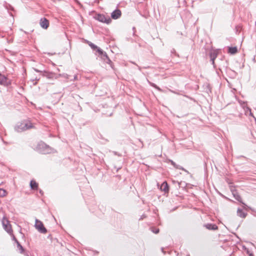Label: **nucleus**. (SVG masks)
<instances>
[{
	"label": "nucleus",
	"mask_w": 256,
	"mask_h": 256,
	"mask_svg": "<svg viewBox=\"0 0 256 256\" xmlns=\"http://www.w3.org/2000/svg\"><path fill=\"white\" fill-rule=\"evenodd\" d=\"M6 191L2 188H0V197H4L6 196Z\"/></svg>",
	"instance_id": "obj_10"
},
{
	"label": "nucleus",
	"mask_w": 256,
	"mask_h": 256,
	"mask_svg": "<svg viewBox=\"0 0 256 256\" xmlns=\"http://www.w3.org/2000/svg\"><path fill=\"white\" fill-rule=\"evenodd\" d=\"M2 224L5 230L8 233H10L11 232V227L8 222L6 220H2Z\"/></svg>",
	"instance_id": "obj_5"
},
{
	"label": "nucleus",
	"mask_w": 256,
	"mask_h": 256,
	"mask_svg": "<svg viewBox=\"0 0 256 256\" xmlns=\"http://www.w3.org/2000/svg\"><path fill=\"white\" fill-rule=\"evenodd\" d=\"M121 12L119 10H116L112 13V17L114 19L118 18L120 16Z\"/></svg>",
	"instance_id": "obj_7"
},
{
	"label": "nucleus",
	"mask_w": 256,
	"mask_h": 256,
	"mask_svg": "<svg viewBox=\"0 0 256 256\" xmlns=\"http://www.w3.org/2000/svg\"><path fill=\"white\" fill-rule=\"evenodd\" d=\"M18 247L20 248V250H21L22 252V246L18 244Z\"/></svg>",
	"instance_id": "obj_16"
},
{
	"label": "nucleus",
	"mask_w": 256,
	"mask_h": 256,
	"mask_svg": "<svg viewBox=\"0 0 256 256\" xmlns=\"http://www.w3.org/2000/svg\"><path fill=\"white\" fill-rule=\"evenodd\" d=\"M6 78L0 74V84H3L5 82Z\"/></svg>",
	"instance_id": "obj_12"
},
{
	"label": "nucleus",
	"mask_w": 256,
	"mask_h": 256,
	"mask_svg": "<svg viewBox=\"0 0 256 256\" xmlns=\"http://www.w3.org/2000/svg\"><path fill=\"white\" fill-rule=\"evenodd\" d=\"M160 189L162 191L165 192H168V187L166 182H163L161 185Z\"/></svg>",
	"instance_id": "obj_6"
},
{
	"label": "nucleus",
	"mask_w": 256,
	"mask_h": 256,
	"mask_svg": "<svg viewBox=\"0 0 256 256\" xmlns=\"http://www.w3.org/2000/svg\"><path fill=\"white\" fill-rule=\"evenodd\" d=\"M97 19L100 22H105L106 24H109L111 21L109 18H106L104 15L102 14H98L97 16Z\"/></svg>",
	"instance_id": "obj_4"
},
{
	"label": "nucleus",
	"mask_w": 256,
	"mask_h": 256,
	"mask_svg": "<svg viewBox=\"0 0 256 256\" xmlns=\"http://www.w3.org/2000/svg\"><path fill=\"white\" fill-rule=\"evenodd\" d=\"M30 186L31 188L32 189H36L37 188V186H38L36 183L35 182L32 181V180L30 182Z\"/></svg>",
	"instance_id": "obj_11"
},
{
	"label": "nucleus",
	"mask_w": 256,
	"mask_h": 256,
	"mask_svg": "<svg viewBox=\"0 0 256 256\" xmlns=\"http://www.w3.org/2000/svg\"><path fill=\"white\" fill-rule=\"evenodd\" d=\"M237 200H240V198H239V197H238V198H237Z\"/></svg>",
	"instance_id": "obj_18"
},
{
	"label": "nucleus",
	"mask_w": 256,
	"mask_h": 256,
	"mask_svg": "<svg viewBox=\"0 0 256 256\" xmlns=\"http://www.w3.org/2000/svg\"><path fill=\"white\" fill-rule=\"evenodd\" d=\"M97 51L98 53H100V54H102V51L101 50H100V48H98L97 50Z\"/></svg>",
	"instance_id": "obj_15"
},
{
	"label": "nucleus",
	"mask_w": 256,
	"mask_h": 256,
	"mask_svg": "<svg viewBox=\"0 0 256 256\" xmlns=\"http://www.w3.org/2000/svg\"><path fill=\"white\" fill-rule=\"evenodd\" d=\"M35 228L40 232L46 233V230L44 226L42 223L38 220H36L35 222Z\"/></svg>",
	"instance_id": "obj_3"
},
{
	"label": "nucleus",
	"mask_w": 256,
	"mask_h": 256,
	"mask_svg": "<svg viewBox=\"0 0 256 256\" xmlns=\"http://www.w3.org/2000/svg\"><path fill=\"white\" fill-rule=\"evenodd\" d=\"M207 228H208V229H212V230H215V229H216L217 227L215 226V225H208Z\"/></svg>",
	"instance_id": "obj_14"
},
{
	"label": "nucleus",
	"mask_w": 256,
	"mask_h": 256,
	"mask_svg": "<svg viewBox=\"0 0 256 256\" xmlns=\"http://www.w3.org/2000/svg\"><path fill=\"white\" fill-rule=\"evenodd\" d=\"M48 21L46 19H42L40 23V26L44 28H46L48 26Z\"/></svg>",
	"instance_id": "obj_8"
},
{
	"label": "nucleus",
	"mask_w": 256,
	"mask_h": 256,
	"mask_svg": "<svg viewBox=\"0 0 256 256\" xmlns=\"http://www.w3.org/2000/svg\"><path fill=\"white\" fill-rule=\"evenodd\" d=\"M238 215L241 217H244L245 216V214L244 212H243L241 210H238Z\"/></svg>",
	"instance_id": "obj_13"
},
{
	"label": "nucleus",
	"mask_w": 256,
	"mask_h": 256,
	"mask_svg": "<svg viewBox=\"0 0 256 256\" xmlns=\"http://www.w3.org/2000/svg\"><path fill=\"white\" fill-rule=\"evenodd\" d=\"M32 127V124L30 122L24 121L18 123L16 126V129L18 131L26 130Z\"/></svg>",
	"instance_id": "obj_1"
},
{
	"label": "nucleus",
	"mask_w": 256,
	"mask_h": 256,
	"mask_svg": "<svg viewBox=\"0 0 256 256\" xmlns=\"http://www.w3.org/2000/svg\"><path fill=\"white\" fill-rule=\"evenodd\" d=\"M90 46H91V47H92V48H96V46H94V44H90Z\"/></svg>",
	"instance_id": "obj_17"
},
{
	"label": "nucleus",
	"mask_w": 256,
	"mask_h": 256,
	"mask_svg": "<svg viewBox=\"0 0 256 256\" xmlns=\"http://www.w3.org/2000/svg\"><path fill=\"white\" fill-rule=\"evenodd\" d=\"M38 149L40 152L43 154L49 153L51 152L50 148L44 142H40L38 145Z\"/></svg>",
	"instance_id": "obj_2"
},
{
	"label": "nucleus",
	"mask_w": 256,
	"mask_h": 256,
	"mask_svg": "<svg viewBox=\"0 0 256 256\" xmlns=\"http://www.w3.org/2000/svg\"><path fill=\"white\" fill-rule=\"evenodd\" d=\"M228 52L231 54H234L237 52V48L236 46L231 47L228 48Z\"/></svg>",
	"instance_id": "obj_9"
}]
</instances>
